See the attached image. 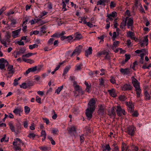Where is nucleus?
Wrapping results in <instances>:
<instances>
[{
	"label": "nucleus",
	"mask_w": 151,
	"mask_h": 151,
	"mask_svg": "<svg viewBox=\"0 0 151 151\" xmlns=\"http://www.w3.org/2000/svg\"><path fill=\"white\" fill-rule=\"evenodd\" d=\"M94 111L92 109L87 108L86 110V114L88 120H90L92 117V114Z\"/></svg>",
	"instance_id": "obj_9"
},
{
	"label": "nucleus",
	"mask_w": 151,
	"mask_h": 151,
	"mask_svg": "<svg viewBox=\"0 0 151 151\" xmlns=\"http://www.w3.org/2000/svg\"><path fill=\"white\" fill-rule=\"evenodd\" d=\"M74 39L76 40H79L82 37V35L80 34L76 33L74 35Z\"/></svg>",
	"instance_id": "obj_27"
},
{
	"label": "nucleus",
	"mask_w": 151,
	"mask_h": 151,
	"mask_svg": "<svg viewBox=\"0 0 151 151\" xmlns=\"http://www.w3.org/2000/svg\"><path fill=\"white\" fill-rule=\"evenodd\" d=\"M119 98L120 101H124L126 99V97L124 95L120 96H119Z\"/></svg>",
	"instance_id": "obj_45"
},
{
	"label": "nucleus",
	"mask_w": 151,
	"mask_h": 151,
	"mask_svg": "<svg viewBox=\"0 0 151 151\" xmlns=\"http://www.w3.org/2000/svg\"><path fill=\"white\" fill-rule=\"evenodd\" d=\"M39 148L42 151H47L48 150L47 147L45 146L40 147Z\"/></svg>",
	"instance_id": "obj_52"
},
{
	"label": "nucleus",
	"mask_w": 151,
	"mask_h": 151,
	"mask_svg": "<svg viewBox=\"0 0 151 151\" xmlns=\"http://www.w3.org/2000/svg\"><path fill=\"white\" fill-rule=\"evenodd\" d=\"M144 52H146V53L144 54V55L148 54L147 50L145 49H142L141 50H137L135 51V52L136 53H140V55L144 53Z\"/></svg>",
	"instance_id": "obj_17"
},
{
	"label": "nucleus",
	"mask_w": 151,
	"mask_h": 151,
	"mask_svg": "<svg viewBox=\"0 0 151 151\" xmlns=\"http://www.w3.org/2000/svg\"><path fill=\"white\" fill-rule=\"evenodd\" d=\"M95 104V100L93 99H92L88 103L87 108L92 109L93 111H94L96 108Z\"/></svg>",
	"instance_id": "obj_6"
},
{
	"label": "nucleus",
	"mask_w": 151,
	"mask_h": 151,
	"mask_svg": "<svg viewBox=\"0 0 151 151\" xmlns=\"http://www.w3.org/2000/svg\"><path fill=\"white\" fill-rule=\"evenodd\" d=\"M134 129L133 126H129L128 127L127 132L129 135L133 136L134 133Z\"/></svg>",
	"instance_id": "obj_14"
},
{
	"label": "nucleus",
	"mask_w": 151,
	"mask_h": 151,
	"mask_svg": "<svg viewBox=\"0 0 151 151\" xmlns=\"http://www.w3.org/2000/svg\"><path fill=\"white\" fill-rule=\"evenodd\" d=\"M119 43V42L118 41H116L115 42H114L113 46H112V49L113 50L114 48V47H117L118 46Z\"/></svg>",
	"instance_id": "obj_44"
},
{
	"label": "nucleus",
	"mask_w": 151,
	"mask_h": 151,
	"mask_svg": "<svg viewBox=\"0 0 151 151\" xmlns=\"http://www.w3.org/2000/svg\"><path fill=\"white\" fill-rule=\"evenodd\" d=\"M82 47V46L81 45L76 47L73 52L70 54V56L72 57L73 55H79L81 52Z\"/></svg>",
	"instance_id": "obj_4"
},
{
	"label": "nucleus",
	"mask_w": 151,
	"mask_h": 151,
	"mask_svg": "<svg viewBox=\"0 0 151 151\" xmlns=\"http://www.w3.org/2000/svg\"><path fill=\"white\" fill-rule=\"evenodd\" d=\"M127 34L128 37H130L132 39L135 40V38L134 37L133 32L129 31L127 33Z\"/></svg>",
	"instance_id": "obj_25"
},
{
	"label": "nucleus",
	"mask_w": 151,
	"mask_h": 151,
	"mask_svg": "<svg viewBox=\"0 0 151 151\" xmlns=\"http://www.w3.org/2000/svg\"><path fill=\"white\" fill-rule=\"evenodd\" d=\"M35 136V134L34 133H30L28 137L30 138L33 139Z\"/></svg>",
	"instance_id": "obj_55"
},
{
	"label": "nucleus",
	"mask_w": 151,
	"mask_h": 151,
	"mask_svg": "<svg viewBox=\"0 0 151 151\" xmlns=\"http://www.w3.org/2000/svg\"><path fill=\"white\" fill-rule=\"evenodd\" d=\"M132 116L134 117H137L138 115V114L137 111H135L134 112H132Z\"/></svg>",
	"instance_id": "obj_63"
},
{
	"label": "nucleus",
	"mask_w": 151,
	"mask_h": 151,
	"mask_svg": "<svg viewBox=\"0 0 151 151\" xmlns=\"http://www.w3.org/2000/svg\"><path fill=\"white\" fill-rule=\"evenodd\" d=\"M23 111V109L20 107L15 108L13 111V112L16 115H19L20 116H21V113Z\"/></svg>",
	"instance_id": "obj_13"
},
{
	"label": "nucleus",
	"mask_w": 151,
	"mask_h": 151,
	"mask_svg": "<svg viewBox=\"0 0 151 151\" xmlns=\"http://www.w3.org/2000/svg\"><path fill=\"white\" fill-rule=\"evenodd\" d=\"M110 95L113 97H115L116 96V94L114 90L113 89H111L108 91Z\"/></svg>",
	"instance_id": "obj_24"
},
{
	"label": "nucleus",
	"mask_w": 151,
	"mask_h": 151,
	"mask_svg": "<svg viewBox=\"0 0 151 151\" xmlns=\"http://www.w3.org/2000/svg\"><path fill=\"white\" fill-rule=\"evenodd\" d=\"M116 107V112L118 116H121L122 115H125V111L124 109H122L120 105H118Z\"/></svg>",
	"instance_id": "obj_5"
},
{
	"label": "nucleus",
	"mask_w": 151,
	"mask_h": 151,
	"mask_svg": "<svg viewBox=\"0 0 151 151\" xmlns=\"http://www.w3.org/2000/svg\"><path fill=\"white\" fill-rule=\"evenodd\" d=\"M21 31V29L13 31L12 32V37L15 38L19 36V34Z\"/></svg>",
	"instance_id": "obj_11"
},
{
	"label": "nucleus",
	"mask_w": 151,
	"mask_h": 151,
	"mask_svg": "<svg viewBox=\"0 0 151 151\" xmlns=\"http://www.w3.org/2000/svg\"><path fill=\"white\" fill-rule=\"evenodd\" d=\"M116 12H113L111 14H108L107 17L108 18L106 20V22H108L109 20H112L114 18L116 14Z\"/></svg>",
	"instance_id": "obj_12"
},
{
	"label": "nucleus",
	"mask_w": 151,
	"mask_h": 151,
	"mask_svg": "<svg viewBox=\"0 0 151 151\" xmlns=\"http://www.w3.org/2000/svg\"><path fill=\"white\" fill-rule=\"evenodd\" d=\"M82 66V64H81L80 65H77L75 67V70H78L81 69V67Z\"/></svg>",
	"instance_id": "obj_57"
},
{
	"label": "nucleus",
	"mask_w": 151,
	"mask_h": 151,
	"mask_svg": "<svg viewBox=\"0 0 151 151\" xmlns=\"http://www.w3.org/2000/svg\"><path fill=\"white\" fill-rule=\"evenodd\" d=\"M126 104L127 105L129 111L130 112H132L134 110V106L132 102H126Z\"/></svg>",
	"instance_id": "obj_10"
},
{
	"label": "nucleus",
	"mask_w": 151,
	"mask_h": 151,
	"mask_svg": "<svg viewBox=\"0 0 151 151\" xmlns=\"http://www.w3.org/2000/svg\"><path fill=\"white\" fill-rule=\"evenodd\" d=\"M58 129L56 128L53 129L52 131V133L54 134H57L58 132Z\"/></svg>",
	"instance_id": "obj_48"
},
{
	"label": "nucleus",
	"mask_w": 151,
	"mask_h": 151,
	"mask_svg": "<svg viewBox=\"0 0 151 151\" xmlns=\"http://www.w3.org/2000/svg\"><path fill=\"white\" fill-rule=\"evenodd\" d=\"M69 132L73 134L76 133V128L74 126H72L68 129Z\"/></svg>",
	"instance_id": "obj_23"
},
{
	"label": "nucleus",
	"mask_w": 151,
	"mask_h": 151,
	"mask_svg": "<svg viewBox=\"0 0 151 151\" xmlns=\"http://www.w3.org/2000/svg\"><path fill=\"white\" fill-rule=\"evenodd\" d=\"M63 4V8L62 10L63 11H65L66 10V4L65 3V2L64 1H63L62 2Z\"/></svg>",
	"instance_id": "obj_60"
},
{
	"label": "nucleus",
	"mask_w": 151,
	"mask_h": 151,
	"mask_svg": "<svg viewBox=\"0 0 151 151\" xmlns=\"http://www.w3.org/2000/svg\"><path fill=\"white\" fill-rule=\"evenodd\" d=\"M65 62V61H64L60 63H59V65H58L57 66V67H56V68L54 70H55V71H56L57 70H58L59 69V68H60V65H61L63 64Z\"/></svg>",
	"instance_id": "obj_37"
},
{
	"label": "nucleus",
	"mask_w": 151,
	"mask_h": 151,
	"mask_svg": "<svg viewBox=\"0 0 151 151\" xmlns=\"http://www.w3.org/2000/svg\"><path fill=\"white\" fill-rule=\"evenodd\" d=\"M86 19L87 17H81V20L82 21L83 23V24H85L87 22L86 21Z\"/></svg>",
	"instance_id": "obj_49"
},
{
	"label": "nucleus",
	"mask_w": 151,
	"mask_h": 151,
	"mask_svg": "<svg viewBox=\"0 0 151 151\" xmlns=\"http://www.w3.org/2000/svg\"><path fill=\"white\" fill-rule=\"evenodd\" d=\"M104 37V36L103 35H102L100 37H99L98 38V39H100V41L99 42L100 43H101V42L102 43L103 42Z\"/></svg>",
	"instance_id": "obj_61"
},
{
	"label": "nucleus",
	"mask_w": 151,
	"mask_h": 151,
	"mask_svg": "<svg viewBox=\"0 0 151 151\" xmlns=\"http://www.w3.org/2000/svg\"><path fill=\"white\" fill-rule=\"evenodd\" d=\"M7 71L9 76H7V77H10L13 75L15 72V69L13 68L12 65H9L7 68Z\"/></svg>",
	"instance_id": "obj_3"
},
{
	"label": "nucleus",
	"mask_w": 151,
	"mask_h": 151,
	"mask_svg": "<svg viewBox=\"0 0 151 151\" xmlns=\"http://www.w3.org/2000/svg\"><path fill=\"white\" fill-rule=\"evenodd\" d=\"M145 95L146 99L149 100L150 99L149 94L147 91L145 92Z\"/></svg>",
	"instance_id": "obj_46"
},
{
	"label": "nucleus",
	"mask_w": 151,
	"mask_h": 151,
	"mask_svg": "<svg viewBox=\"0 0 151 151\" xmlns=\"http://www.w3.org/2000/svg\"><path fill=\"white\" fill-rule=\"evenodd\" d=\"M30 72H34L37 70V67L36 66H34L31 68H29Z\"/></svg>",
	"instance_id": "obj_54"
},
{
	"label": "nucleus",
	"mask_w": 151,
	"mask_h": 151,
	"mask_svg": "<svg viewBox=\"0 0 151 151\" xmlns=\"http://www.w3.org/2000/svg\"><path fill=\"white\" fill-rule=\"evenodd\" d=\"M40 20L39 19H32L30 21V22L31 24L32 25L35 23H37Z\"/></svg>",
	"instance_id": "obj_32"
},
{
	"label": "nucleus",
	"mask_w": 151,
	"mask_h": 151,
	"mask_svg": "<svg viewBox=\"0 0 151 151\" xmlns=\"http://www.w3.org/2000/svg\"><path fill=\"white\" fill-rule=\"evenodd\" d=\"M132 86L129 84H125L122 87L123 90H130L131 89Z\"/></svg>",
	"instance_id": "obj_21"
},
{
	"label": "nucleus",
	"mask_w": 151,
	"mask_h": 151,
	"mask_svg": "<svg viewBox=\"0 0 151 151\" xmlns=\"http://www.w3.org/2000/svg\"><path fill=\"white\" fill-rule=\"evenodd\" d=\"M109 114L111 117H114L116 114L114 111V108H112L111 112H109Z\"/></svg>",
	"instance_id": "obj_34"
},
{
	"label": "nucleus",
	"mask_w": 151,
	"mask_h": 151,
	"mask_svg": "<svg viewBox=\"0 0 151 151\" xmlns=\"http://www.w3.org/2000/svg\"><path fill=\"white\" fill-rule=\"evenodd\" d=\"M66 37V39H67V40L69 42H70L73 38V37L72 35L67 36Z\"/></svg>",
	"instance_id": "obj_64"
},
{
	"label": "nucleus",
	"mask_w": 151,
	"mask_h": 151,
	"mask_svg": "<svg viewBox=\"0 0 151 151\" xmlns=\"http://www.w3.org/2000/svg\"><path fill=\"white\" fill-rule=\"evenodd\" d=\"M92 48L91 47H89L88 49L86 51L85 55L86 56L91 54L92 53Z\"/></svg>",
	"instance_id": "obj_26"
},
{
	"label": "nucleus",
	"mask_w": 151,
	"mask_h": 151,
	"mask_svg": "<svg viewBox=\"0 0 151 151\" xmlns=\"http://www.w3.org/2000/svg\"><path fill=\"white\" fill-rule=\"evenodd\" d=\"M20 87L21 88H23L24 89H26L27 88V86L25 83H24L20 85Z\"/></svg>",
	"instance_id": "obj_56"
},
{
	"label": "nucleus",
	"mask_w": 151,
	"mask_h": 151,
	"mask_svg": "<svg viewBox=\"0 0 151 151\" xmlns=\"http://www.w3.org/2000/svg\"><path fill=\"white\" fill-rule=\"evenodd\" d=\"M73 86L74 87L75 89L77 91H80L81 90V88L80 86L76 83L75 81L73 82Z\"/></svg>",
	"instance_id": "obj_22"
},
{
	"label": "nucleus",
	"mask_w": 151,
	"mask_h": 151,
	"mask_svg": "<svg viewBox=\"0 0 151 151\" xmlns=\"http://www.w3.org/2000/svg\"><path fill=\"white\" fill-rule=\"evenodd\" d=\"M105 2V0H99L97 2V5H104Z\"/></svg>",
	"instance_id": "obj_43"
},
{
	"label": "nucleus",
	"mask_w": 151,
	"mask_h": 151,
	"mask_svg": "<svg viewBox=\"0 0 151 151\" xmlns=\"http://www.w3.org/2000/svg\"><path fill=\"white\" fill-rule=\"evenodd\" d=\"M106 53V55L108 54V53L106 52L105 51H103L101 52H98L97 54V56H100L102 55H104Z\"/></svg>",
	"instance_id": "obj_35"
},
{
	"label": "nucleus",
	"mask_w": 151,
	"mask_h": 151,
	"mask_svg": "<svg viewBox=\"0 0 151 151\" xmlns=\"http://www.w3.org/2000/svg\"><path fill=\"white\" fill-rule=\"evenodd\" d=\"M104 107L101 105H99V109L98 113L99 114L101 115L104 114Z\"/></svg>",
	"instance_id": "obj_20"
},
{
	"label": "nucleus",
	"mask_w": 151,
	"mask_h": 151,
	"mask_svg": "<svg viewBox=\"0 0 151 151\" xmlns=\"http://www.w3.org/2000/svg\"><path fill=\"white\" fill-rule=\"evenodd\" d=\"M34 54L33 53H27L25 55H23L22 56V59L25 62H28V61H27V60L25 58V57L27 58H29L30 56H32Z\"/></svg>",
	"instance_id": "obj_19"
},
{
	"label": "nucleus",
	"mask_w": 151,
	"mask_h": 151,
	"mask_svg": "<svg viewBox=\"0 0 151 151\" xmlns=\"http://www.w3.org/2000/svg\"><path fill=\"white\" fill-rule=\"evenodd\" d=\"M13 143L17 145H19V146H20V145L21 144L22 145H24V143L22 142L21 140L19 138H17L14 139V141L13 142Z\"/></svg>",
	"instance_id": "obj_18"
},
{
	"label": "nucleus",
	"mask_w": 151,
	"mask_h": 151,
	"mask_svg": "<svg viewBox=\"0 0 151 151\" xmlns=\"http://www.w3.org/2000/svg\"><path fill=\"white\" fill-rule=\"evenodd\" d=\"M36 101L39 103H41V98L38 96H36Z\"/></svg>",
	"instance_id": "obj_62"
},
{
	"label": "nucleus",
	"mask_w": 151,
	"mask_h": 151,
	"mask_svg": "<svg viewBox=\"0 0 151 151\" xmlns=\"http://www.w3.org/2000/svg\"><path fill=\"white\" fill-rule=\"evenodd\" d=\"M126 25V20L125 19L123 20L122 22H121L120 25V27L121 28H124Z\"/></svg>",
	"instance_id": "obj_36"
},
{
	"label": "nucleus",
	"mask_w": 151,
	"mask_h": 151,
	"mask_svg": "<svg viewBox=\"0 0 151 151\" xmlns=\"http://www.w3.org/2000/svg\"><path fill=\"white\" fill-rule=\"evenodd\" d=\"M85 84L86 86V91L87 92L89 93L91 89V85L90 84H89L87 82H85Z\"/></svg>",
	"instance_id": "obj_29"
},
{
	"label": "nucleus",
	"mask_w": 151,
	"mask_h": 151,
	"mask_svg": "<svg viewBox=\"0 0 151 151\" xmlns=\"http://www.w3.org/2000/svg\"><path fill=\"white\" fill-rule=\"evenodd\" d=\"M47 13V12L45 11H43L40 13V14L39 15L38 17L40 18H42V17L46 15Z\"/></svg>",
	"instance_id": "obj_31"
},
{
	"label": "nucleus",
	"mask_w": 151,
	"mask_h": 151,
	"mask_svg": "<svg viewBox=\"0 0 151 151\" xmlns=\"http://www.w3.org/2000/svg\"><path fill=\"white\" fill-rule=\"evenodd\" d=\"M0 40L1 43L3 44L4 46L5 47H7L6 42L5 40Z\"/></svg>",
	"instance_id": "obj_50"
},
{
	"label": "nucleus",
	"mask_w": 151,
	"mask_h": 151,
	"mask_svg": "<svg viewBox=\"0 0 151 151\" xmlns=\"http://www.w3.org/2000/svg\"><path fill=\"white\" fill-rule=\"evenodd\" d=\"M38 47V45L36 44H34L32 45H30L29 46V49L30 50H32L34 48H37Z\"/></svg>",
	"instance_id": "obj_38"
},
{
	"label": "nucleus",
	"mask_w": 151,
	"mask_h": 151,
	"mask_svg": "<svg viewBox=\"0 0 151 151\" xmlns=\"http://www.w3.org/2000/svg\"><path fill=\"white\" fill-rule=\"evenodd\" d=\"M103 151H109L110 149V148L108 144L106 145L105 146L103 147Z\"/></svg>",
	"instance_id": "obj_33"
},
{
	"label": "nucleus",
	"mask_w": 151,
	"mask_h": 151,
	"mask_svg": "<svg viewBox=\"0 0 151 151\" xmlns=\"http://www.w3.org/2000/svg\"><path fill=\"white\" fill-rule=\"evenodd\" d=\"M127 21V25L128 28H129L130 27L132 28L133 26V19L131 18H129L128 17H126L125 19Z\"/></svg>",
	"instance_id": "obj_7"
},
{
	"label": "nucleus",
	"mask_w": 151,
	"mask_h": 151,
	"mask_svg": "<svg viewBox=\"0 0 151 151\" xmlns=\"http://www.w3.org/2000/svg\"><path fill=\"white\" fill-rule=\"evenodd\" d=\"M40 136L43 137H46V133L45 130L42 131Z\"/></svg>",
	"instance_id": "obj_59"
},
{
	"label": "nucleus",
	"mask_w": 151,
	"mask_h": 151,
	"mask_svg": "<svg viewBox=\"0 0 151 151\" xmlns=\"http://www.w3.org/2000/svg\"><path fill=\"white\" fill-rule=\"evenodd\" d=\"M120 71L122 74L124 75L129 76L132 73L131 70L130 69L128 68L125 69L121 68Z\"/></svg>",
	"instance_id": "obj_8"
},
{
	"label": "nucleus",
	"mask_w": 151,
	"mask_h": 151,
	"mask_svg": "<svg viewBox=\"0 0 151 151\" xmlns=\"http://www.w3.org/2000/svg\"><path fill=\"white\" fill-rule=\"evenodd\" d=\"M30 110V109L29 107L27 106H25L24 111L26 114H28Z\"/></svg>",
	"instance_id": "obj_51"
},
{
	"label": "nucleus",
	"mask_w": 151,
	"mask_h": 151,
	"mask_svg": "<svg viewBox=\"0 0 151 151\" xmlns=\"http://www.w3.org/2000/svg\"><path fill=\"white\" fill-rule=\"evenodd\" d=\"M148 36L146 35L144 37V39L143 40L142 42L141 43V46H143L144 44H145L146 45H147L148 44Z\"/></svg>",
	"instance_id": "obj_16"
},
{
	"label": "nucleus",
	"mask_w": 151,
	"mask_h": 151,
	"mask_svg": "<svg viewBox=\"0 0 151 151\" xmlns=\"http://www.w3.org/2000/svg\"><path fill=\"white\" fill-rule=\"evenodd\" d=\"M28 121L27 119H25V120L23 122V126L25 128H27L28 126Z\"/></svg>",
	"instance_id": "obj_47"
},
{
	"label": "nucleus",
	"mask_w": 151,
	"mask_h": 151,
	"mask_svg": "<svg viewBox=\"0 0 151 151\" xmlns=\"http://www.w3.org/2000/svg\"><path fill=\"white\" fill-rule=\"evenodd\" d=\"M13 144L14 146V148L16 150H19L21 149L20 146L16 144L13 143Z\"/></svg>",
	"instance_id": "obj_42"
},
{
	"label": "nucleus",
	"mask_w": 151,
	"mask_h": 151,
	"mask_svg": "<svg viewBox=\"0 0 151 151\" xmlns=\"http://www.w3.org/2000/svg\"><path fill=\"white\" fill-rule=\"evenodd\" d=\"M132 82L134 87H135L137 97H139L140 96V94L141 93V90L140 88L139 83L134 77H132Z\"/></svg>",
	"instance_id": "obj_1"
},
{
	"label": "nucleus",
	"mask_w": 151,
	"mask_h": 151,
	"mask_svg": "<svg viewBox=\"0 0 151 151\" xmlns=\"http://www.w3.org/2000/svg\"><path fill=\"white\" fill-rule=\"evenodd\" d=\"M8 62L7 60L4 58H1L0 59V69L3 70H5V66L8 65Z\"/></svg>",
	"instance_id": "obj_2"
},
{
	"label": "nucleus",
	"mask_w": 151,
	"mask_h": 151,
	"mask_svg": "<svg viewBox=\"0 0 151 151\" xmlns=\"http://www.w3.org/2000/svg\"><path fill=\"white\" fill-rule=\"evenodd\" d=\"M125 62H127L130 58V56L129 55L126 54L125 55Z\"/></svg>",
	"instance_id": "obj_53"
},
{
	"label": "nucleus",
	"mask_w": 151,
	"mask_h": 151,
	"mask_svg": "<svg viewBox=\"0 0 151 151\" xmlns=\"http://www.w3.org/2000/svg\"><path fill=\"white\" fill-rule=\"evenodd\" d=\"M26 49L24 48H22L19 49V51H15L14 52V53H17L18 56H20L22 54H23L25 51Z\"/></svg>",
	"instance_id": "obj_15"
},
{
	"label": "nucleus",
	"mask_w": 151,
	"mask_h": 151,
	"mask_svg": "<svg viewBox=\"0 0 151 151\" xmlns=\"http://www.w3.org/2000/svg\"><path fill=\"white\" fill-rule=\"evenodd\" d=\"M100 85L101 86H104L105 82L103 78H101L99 79Z\"/></svg>",
	"instance_id": "obj_41"
},
{
	"label": "nucleus",
	"mask_w": 151,
	"mask_h": 151,
	"mask_svg": "<svg viewBox=\"0 0 151 151\" xmlns=\"http://www.w3.org/2000/svg\"><path fill=\"white\" fill-rule=\"evenodd\" d=\"M9 126L10 127V129H11L12 132H14L15 133H17V132H16L14 127L13 125V123L12 122H10L9 123Z\"/></svg>",
	"instance_id": "obj_28"
},
{
	"label": "nucleus",
	"mask_w": 151,
	"mask_h": 151,
	"mask_svg": "<svg viewBox=\"0 0 151 151\" xmlns=\"http://www.w3.org/2000/svg\"><path fill=\"white\" fill-rule=\"evenodd\" d=\"M144 53L142 54L141 55H140V57L141 58L140 60V62L141 64H143V60H144V54L146 53V52H144Z\"/></svg>",
	"instance_id": "obj_39"
},
{
	"label": "nucleus",
	"mask_w": 151,
	"mask_h": 151,
	"mask_svg": "<svg viewBox=\"0 0 151 151\" xmlns=\"http://www.w3.org/2000/svg\"><path fill=\"white\" fill-rule=\"evenodd\" d=\"M127 148L125 144H123L122 147V151H127Z\"/></svg>",
	"instance_id": "obj_58"
},
{
	"label": "nucleus",
	"mask_w": 151,
	"mask_h": 151,
	"mask_svg": "<svg viewBox=\"0 0 151 151\" xmlns=\"http://www.w3.org/2000/svg\"><path fill=\"white\" fill-rule=\"evenodd\" d=\"M70 68V66H69L65 67V68L63 70V75L66 74L68 73V70H69Z\"/></svg>",
	"instance_id": "obj_30"
},
{
	"label": "nucleus",
	"mask_w": 151,
	"mask_h": 151,
	"mask_svg": "<svg viewBox=\"0 0 151 151\" xmlns=\"http://www.w3.org/2000/svg\"><path fill=\"white\" fill-rule=\"evenodd\" d=\"M63 88V86H62L59 87L55 91V93L57 94H59L60 91L62 90Z\"/></svg>",
	"instance_id": "obj_40"
}]
</instances>
